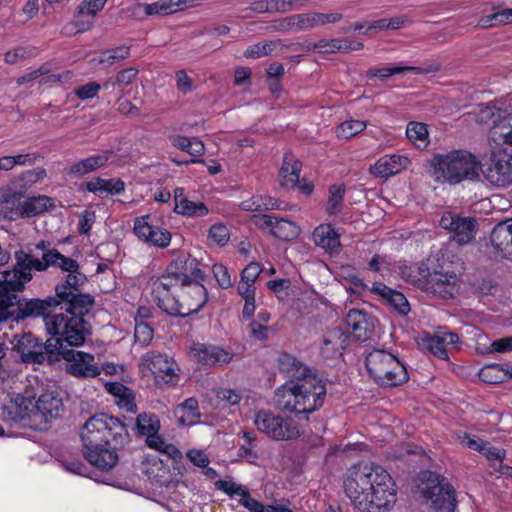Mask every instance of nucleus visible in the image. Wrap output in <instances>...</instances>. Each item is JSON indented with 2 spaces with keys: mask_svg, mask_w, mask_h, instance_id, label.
<instances>
[{
  "mask_svg": "<svg viewBox=\"0 0 512 512\" xmlns=\"http://www.w3.org/2000/svg\"><path fill=\"white\" fill-rule=\"evenodd\" d=\"M347 497L361 512H389L396 503V486L382 466L365 462L352 466L344 481Z\"/></svg>",
  "mask_w": 512,
  "mask_h": 512,
  "instance_id": "obj_1",
  "label": "nucleus"
},
{
  "mask_svg": "<svg viewBox=\"0 0 512 512\" xmlns=\"http://www.w3.org/2000/svg\"><path fill=\"white\" fill-rule=\"evenodd\" d=\"M326 395L324 382L316 375L307 374L290 379L275 391L276 405L285 411L308 414L319 409Z\"/></svg>",
  "mask_w": 512,
  "mask_h": 512,
  "instance_id": "obj_2",
  "label": "nucleus"
},
{
  "mask_svg": "<svg viewBox=\"0 0 512 512\" xmlns=\"http://www.w3.org/2000/svg\"><path fill=\"white\" fill-rule=\"evenodd\" d=\"M204 280L192 281L185 286L154 294L157 306L166 314L175 317H187L199 312L208 300Z\"/></svg>",
  "mask_w": 512,
  "mask_h": 512,
  "instance_id": "obj_3",
  "label": "nucleus"
},
{
  "mask_svg": "<svg viewBox=\"0 0 512 512\" xmlns=\"http://www.w3.org/2000/svg\"><path fill=\"white\" fill-rule=\"evenodd\" d=\"M431 165L435 180L458 184L472 180L479 175L481 163L467 150H452L434 156Z\"/></svg>",
  "mask_w": 512,
  "mask_h": 512,
  "instance_id": "obj_4",
  "label": "nucleus"
},
{
  "mask_svg": "<svg viewBox=\"0 0 512 512\" xmlns=\"http://www.w3.org/2000/svg\"><path fill=\"white\" fill-rule=\"evenodd\" d=\"M173 259L167 265L165 273L153 282V294L173 290L185 286L192 281L204 280L205 272L200 261L184 250H170Z\"/></svg>",
  "mask_w": 512,
  "mask_h": 512,
  "instance_id": "obj_5",
  "label": "nucleus"
},
{
  "mask_svg": "<svg viewBox=\"0 0 512 512\" xmlns=\"http://www.w3.org/2000/svg\"><path fill=\"white\" fill-rule=\"evenodd\" d=\"M83 449L101 444L123 446L129 438L126 426L118 418L99 413L90 417L80 430Z\"/></svg>",
  "mask_w": 512,
  "mask_h": 512,
  "instance_id": "obj_6",
  "label": "nucleus"
},
{
  "mask_svg": "<svg viewBox=\"0 0 512 512\" xmlns=\"http://www.w3.org/2000/svg\"><path fill=\"white\" fill-rule=\"evenodd\" d=\"M370 377L380 386H399L407 382L408 372L403 363L384 349H374L365 358Z\"/></svg>",
  "mask_w": 512,
  "mask_h": 512,
  "instance_id": "obj_7",
  "label": "nucleus"
},
{
  "mask_svg": "<svg viewBox=\"0 0 512 512\" xmlns=\"http://www.w3.org/2000/svg\"><path fill=\"white\" fill-rule=\"evenodd\" d=\"M44 323L48 334L59 337L70 346H82L89 334L87 321L70 312L47 315Z\"/></svg>",
  "mask_w": 512,
  "mask_h": 512,
  "instance_id": "obj_8",
  "label": "nucleus"
},
{
  "mask_svg": "<svg viewBox=\"0 0 512 512\" xmlns=\"http://www.w3.org/2000/svg\"><path fill=\"white\" fill-rule=\"evenodd\" d=\"M256 429L275 441H289L298 438L301 427L291 416L276 414L269 410H259L253 416Z\"/></svg>",
  "mask_w": 512,
  "mask_h": 512,
  "instance_id": "obj_9",
  "label": "nucleus"
},
{
  "mask_svg": "<svg viewBox=\"0 0 512 512\" xmlns=\"http://www.w3.org/2000/svg\"><path fill=\"white\" fill-rule=\"evenodd\" d=\"M15 266L0 272V286L15 293L24 290L32 278V270L36 271V258L31 254L18 250L14 253Z\"/></svg>",
  "mask_w": 512,
  "mask_h": 512,
  "instance_id": "obj_10",
  "label": "nucleus"
},
{
  "mask_svg": "<svg viewBox=\"0 0 512 512\" xmlns=\"http://www.w3.org/2000/svg\"><path fill=\"white\" fill-rule=\"evenodd\" d=\"M140 369L145 376L152 375L159 386H173L179 380L176 363L165 354L147 352L140 359Z\"/></svg>",
  "mask_w": 512,
  "mask_h": 512,
  "instance_id": "obj_11",
  "label": "nucleus"
},
{
  "mask_svg": "<svg viewBox=\"0 0 512 512\" xmlns=\"http://www.w3.org/2000/svg\"><path fill=\"white\" fill-rule=\"evenodd\" d=\"M216 487L249 512H292L290 509L278 505H263L251 496L246 486L232 478L218 480Z\"/></svg>",
  "mask_w": 512,
  "mask_h": 512,
  "instance_id": "obj_12",
  "label": "nucleus"
},
{
  "mask_svg": "<svg viewBox=\"0 0 512 512\" xmlns=\"http://www.w3.org/2000/svg\"><path fill=\"white\" fill-rule=\"evenodd\" d=\"M439 225L449 233V239L459 246L473 243L479 229L475 218L451 211L442 214Z\"/></svg>",
  "mask_w": 512,
  "mask_h": 512,
  "instance_id": "obj_13",
  "label": "nucleus"
},
{
  "mask_svg": "<svg viewBox=\"0 0 512 512\" xmlns=\"http://www.w3.org/2000/svg\"><path fill=\"white\" fill-rule=\"evenodd\" d=\"M460 275L450 266L440 265L429 273L421 289L436 297L449 299L454 297L460 289Z\"/></svg>",
  "mask_w": 512,
  "mask_h": 512,
  "instance_id": "obj_14",
  "label": "nucleus"
},
{
  "mask_svg": "<svg viewBox=\"0 0 512 512\" xmlns=\"http://www.w3.org/2000/svg\"><path fill=\"white\" fill-rule=\"evenodd\" d=\"M137 428L140 434L146 436V443L172 459L181 457L179 449L170 443H166L158 434L160 421L154 414L141 413L137 416Z\"/></svg>",
  "mask_w": 512,
  "mask_h": 512,
  "instance_id": "obj_15",
  "label": "nucleus"
},
{
  "mask_svg": "<svg viewBox=\"0 0 512 512\" xmlns=\"http://www.w3.org/2000/svg\"><path fill=\"white\" fill-rule=\"evenodd\" d=\"M133 233L140 242L160 249L168 247L172 240V234L166 228L156 225L149 214L134 219Z\"/></svg>",
  "mask_w": 512,
  "mask_h": 512,
  "instance_id": "obj_16",
  "label": "nucleus"
},
{
  "mask_svg": "<svg viewBox=\"0 0 512 512\" xmlns=\"http://www.w3.org/2000/svg\"><path fill=\"white\" fill-rule=\"evenodd\" d=\"M483 174L485 179L494 186L510 185L512 183V153L506 149L494 150Z\"/></svg>",
  "mask_w": 512,
  "mask_h": 512,
  "instance_id": "obj_17",
  "label": "nucleus"
},
{
  "mask_svg": "<svg viewBox=\"0 0 512 512\" xmlns=\"http://www.w3.org/2000/svg\"><path fill=\"white\" fill-rule=\"evenodd\" d=\"M62 358L66 361V371L77 378H94L101 369L94 355L78 350H65Z\"/></svg>",
  "mask_w": 512,
  "mask_h": 512,
  "instance_id": "obj_18",
  "label": "nucleus"
},
{
  "mask_svg": "<svg viewBox=\"0 0 512 512\" xmlns=\"http://www.w3.org/2000/svg\"><path fill=\"white\" fill-rule=\"evenodd\" d=\"M351 282L356 287H360L363 290H370L398 314L405 316L410 312V304L405 295L399 291L391 289L384 283L375 282L373 283L372 287L369 288L359 277L355 275L351 277Z\"/></svg>",
  "mask_w": 512,
  "mask_h": 512,
  "instance_id": "obj_19",
  "label": "nucleus"
},
{
  "mask_svg": "<svg viewBox=\"0 0 512 512\" xmlns=\"http://www.w3.org/2000/svg\"><path fill=\"white\" fill-rule=\"evenodd\" d=\"M255 225L283 241H292L301 232L300 227L295 222L269 214L256 216Z\"/></svg>",
  "mask_w": 512,
  "mask_h": 512,
  "instance_id": "obj_20",
  "label": "nucleus"
},
{
  "mask_svg": "<svg viewBox=\"0 0 512 512\" xmlns=\"http://www.w3.org/2000/svg\"><path fill=\"white\" fill-rule=\"evenodd\" d=\"M423 496L431 501L432 507L437 512H455L456 499L452 485L444 479L432 481L423 489Z\"/></svg>",
  "mask_w": 512,
  "mask_h": 512,
  "instance_id": "obj_21",
  "label": "nucleus"
},
{
  "mask_svg": "<svg viewBox=\"0 0 512 512\" xmlns=\"http://www.w3.org/2000/svg\"><path fill=\"white\" fill-rule=\"evenodd\" d=\"M191 353L201 365H224L233 359V353L219 346L197 343Z\"/></svg>",
  "mask_w": 512,
  "mask_h": 512,
  "instance_id": "obj_22",
  "label": "nucleus"
},
{
  "mask_svg": "<svg viewBox=\"0 0 512 512\" xmlns=\"http://www.w3.org/2000/svg\"><path fill=\"white\" fill-rule=\"evenodd\" d=\"M59 306V300L57 298L48 296L45 299H29L19 301L17 305L16 318H37L50 315L47 313L48 309L56 308Z\"/></svg>",
  "mask_w": 512,
  "mask_h": 512,
  "instance_id": "obj_23",
  "label": "nucleus"
},
{
  "mask_svg": "<svg viewBox=\"0 0 512 512\" xmlns=\"http://www.w3.org/2000/svg\"><path fill=\"white\" fill-rule=\"evenodd\" d=\"M312 241L318 248L329 254H337L341 249L340 234L331 223H322L312 232Z\"/></svg>",
  "mask_w": 512,
  "mask_h": 512,
  "instance_id": "obj_24",
  "label": "nucleus"
},
{
  "mask_svg": "<svg viewBox=\"0 0 512 512\" xmlns=\"http://www.w3.org/2000/svg\"><path fill=\"white\" fill-rule=\"evenodd\" d=\"M490 242L498 254L512 261V219L500 222L493 228Z\"/></svg>",
  "mask_w": 512,
  "mask_h": 512,
  "instance_id": "obj_25",
  "label": "nucleus"
},
{
  "mask_svg": "<svg viewBox=\"0 0 512 512\" xmlns=\"http://www.w3.org/2000/svg\"><path fill=\"white\" fill-rule=\"evenodd\" d=\"M36 271L44 272L50 267L59 268L63 272H76L79 270V264L76 260L61 254L56 249L46 250L42 258H36Z\"/></svg>",
  "mask_w": 512,
  "mask_h": 512,
  "instance_id": "obj_26",
  "label": "nucleus"
},
{
  "mask_svg": "<svg viewBox=\"0 0 512 512\" xmlns=\"http://www.w3.org/2000/svg\"><path fill=\"white\" fill-rule=\"evenodd\" d=\"M458 342L459 336L456 333L440 330L434 335L425 337L423 347L439 359L448 360V346Z\"/></svg>",
  "mask_w": 512,
  "mask_h": 512,
  "instance_id": "obj_27",
  "label": "nucleus"
},
{
  "mask_svg": "<svg viewBox=\"0 0 512 512\" xmlns=\"http://www.w3.org/2000/svg\"><path fill=\"white\" fill-rule=\"evenodd\" d=\"M15 349L24 362L42 364L47 359L43 351V344L30 333L24 334L17 340Z\"/></svg>",
  "mask_w": 512,
  "mask_h": 512,
  "instance_id": "obj_28",
  "label": "nucleus"
},
{
  "mask_svg": "<svg viewBox=\"0 0 512 512\" xmlns=\"http://www.w3.org/2000/svg\"><path fill=\"white\" fill-rule=\"evenodd\" d=\"M174 212L185 217H204L209 214L208 207L201 201H192L186 195L184 188L174 189Z\"/></svg>",
  "mask_w": 512,
  "mask_h": 512,
  "instance_id": "obj_29",
  "label": "nucleus"
},
{
  "mask_svg": "<svg viewBox=\"0 0 512 512\" xmlns=\"http://www.w3.org/2000/svg\"><path fill=\"white\" fill-rule=\"evenodd\" d=\"M409 163L410 161L406 156L397 154L384 155L370 167V172L376 177L388 178L406 169Z\"/></svg>",
  "mask_w": 512,
  "mask_h": 512,
  "instance_id": "obj_30",
  "label": "nucleus"
},
{
  "mask_svg": "<svg viewBox=\"0 0 512 512\" xmlns=\"http://www.w3.org/2000/svg\"><path fill=\"white\" fill-rule=\"evenodd\" d=\"M23 200L24 197L21 192L11 189H1L0 215L11 221L23 218Z\"/></svg>",
  "mask_w": 512,
  "mask_h": 512,
  "instance_id": "obj_31",
  "label": "nucleus"
},
{
  "mask_svg": "<svg viewBox=\"0 0 512 512\" xmlns=\"http://www.w3.org/2000/svg\"><path fill=\"white\" fill-rule=\"evenodd\" d=\"M109 445L101 444L84 450V456L87 461L101 470H110L118 461L116 448H110Z\"/></svg>",
  "mask_w": 512,
  "mask_h": 512,
  "instance_id": "obj_32",
  "label": "nucleus"
},
{
  "mask_svg": "<svg viewBox=\"0 0 512 512\" xmlns=\"http://www.w3.org/2000/svg\"><path fill=\"white\" fill-rule=\"evenodd\" d=\"M347 344L348 336L341 328L335 327L324 334L320 351L325 358L338 357L342 355Z\"/></svg>",
  "mask_w": 512,
  "mask_h": 512,
  "instance_id": "obj_33",
  "label": "nucleus"
},
{
  "mask_svg": "<svg viewBox=\"0 0 512 512\" xmlns=\"http://www.w3.org/2000/svg\"><path fill=\"white\" fill-rule=\"evenodd\" d=\"M63 407L62 400L55 392H46L40 395L35 402L34 414L40 421H49L57 418Z\"/></svg>",
  "mask_w": 512,
  "mask_h": 512,
  "instance_id": "obj_34",
  "label": "nucleus"
},
{
  "mask_svg": "<svg viewBox=\"0 0 512 512\" xmlns=\"http://www.w3.org/2000/svg\"><path fill=\"white\" fill-rule=\"evenodd\" d=\"M109 157V151L91 155L87 158L72 163L66 168V173L72 177H82L86 174L94 172L99 168L104 167L107 164Z\"/></svg>",
  "mask_w": 512,
  "mask_h": 512,
  "instance_id": "obj_35",
  "label": "nucleus"
},
{
  "mask_svg": "<svg viewBox=\"0 0 512 512\" xmlns=\"http://www.w3.org/2000/svg\"><path fill=\"white\" fill-rule=\"evenodd\" d=\"M346 324L357 340H366L374 327L373 319L359 309H351L347 313Z\"/></svg>",
  "mask_w": 512,
  "mask_h": 512,
  "instance_id": "obj_36",
  "label": "nucleus"
},
{
  "mask_svg": "<svg viewBox=\"0 0 512 512\" xmlns=\"http://www.w3.org/2000/svg\"><path fill=\"white\" fill-rule=\"evenodd\" d=\"M5 409L13 421L37 419L36 414H34L35 402L29 397L17 395L11 399Z\"/></svg>",
  "mask_w": 512,
  "mask_h": 512,
  "instance_id": "obj_37",
  "label": "nucleus"
},
{
  "mask_svg": "<svg viewBox=\"0 0 512 512\" xmlns=\"http://www.w3.org/2000/svg\"><path fill=\"white\" fill-rule=\"evenodd\" d=\"M318 26L317 13L296 14L279 21L277 28L283 31H300Z\"/></svg>",
  "mask_w": 512,
  "mask_h": 512,
  "instance_id": "obj_38",
  "label": "nucleus"
},
{
  "mask_svg": "<svg viewBox=\"0 0 512 512\" xmlns=\"http://www.w3.org/2000/svg\"><path fill=\"white\" fill-rule=\"evenodd\" d=\"M174 415L181 425L192 426L200 421L198 400L194 397L187 398L174 408Z\"/></svg>",
  "mask_w": 512,
  "mask_h": 512,
  "instance_id": "obj_39",
  "label": "nucleus"
},
{
  "mask_svg": "<svg viewBox=\"0 0 512 512\" xmlns=\"http://www.w3.org/2000/svg\"><path fill=\"white\" fill-rule=\"evenodd\" d=\"M489 141L496 146H512V113L494 122L489 130Z\"/></svg>",
  "mask_w": 512,
  "mask_h": 512,
  "instance_id": "obj_40",
  "label": "nucleus"
},
{
  "mask_svg": "<svg viewBox=\"0 0 512 512\" xmlns=\"http://www.w3.org/2000/svg\"><path fill=\"white\" fill-rule=\"evenodd\" d=\"M439 69H440V66L438 64H434L427 69H422V68L416 67V66L396 65L393 67L371 68L367 71V76L368 77H376L381 80H386L393 75L400 74L403 72H414L416 74H421V73L436 72Z\"/></svg>",
  "mask_w": 512,
  "mask_h": 512,
  "instance_id": "obj_41",
  "label": "nucleus"
},
{
  "mask_svg": "<svg viewBox=\"0 0 512 512\" xmlns=\"http://www.w3.org/2000/svg\"><path fill=\"white\" fill-rule=\"evenodd\" d=\"M85 188L87 191L96 195L103 193L116 195L125 190V184L121 179H103L97 177L87 182Z\"/></svg>",
  "mask_w": 512,
  "mask_h": 512,
  "instance_id": "obj_42",
  "label": "nucleus"
},
{
  "mask_svg": "<svg viewBox=\"0 0 512 512\" xmlns=\"http://www.w3.org/2000/svg\"><path fill=\"white\" fill-rule=\"evenodd\" d=\"M301 163L292 155H286L280 169L281 186L294 188L299 183Z\"/></svg>",
  "mask_w": 512,
  "mask_h": 512,
  "instance_id": "obj_43",
  "label": "nucleus"
},
{
  "mask_svg": "<svg viewBox=\"0 0 512 512\" xmlns=\"http://www.w3.org/2000/svg\"><path fill=\"white\" fill-rule=\"evenodd\" d=\"M239 207L243 211L248 212H261L266 210L283 209L282 203L270 196L266 195H253L251 198L243 200Z\"/></svg>",
  "mask_w": 512,
  "mask_h": 512,
  "instance_id": "obj_44",
  "label": "nucleus"
},
{
  "mask_svg": "<svg viewBox=\"0 0 512 512\" xmlns=\"http://www.w3.org/2000/svg\"><path fill=\"white\" fill-rule=\"evenodd\" d=\"M345 186L343 184H333L328 189V199L325 205V213L328 217H336L343 209Z\"/></svg>",
  "mask_w": 512,
  "mask_h": 512,
  "instance_id": "obj_45",
  "label": "nucleus"
},
{
  "mask_svg": "<svg viewBox=\"0 0 512 512\" xmlns=\"http://www.w3.org/2000/svg\"><path fill=\"white\" fill-rule=\"evenodd\" d=\"M53 200L45 195L29 197L23 200V218L33 217L53 207Z\"/></svg>",
  "mask_w": 512,
  "mask_h": 512,
  "instance_id": "obj_46",
  "label": "nucleus"
},
{
  "mask_svg": "<svg viewBox=\"0 0 512 512\" xmlns=\"http://www.w3.org/2000/svg\"><path fill=\"white\" fill-rule=\"evenodd\" d=\"M278 367L281 373H284L291 379H297L307 375V368L289 354H284L279 358Z\"/></svg>",
  "mask_w": 512,
  "mask_h": 512,
  "instance_id": "obj_47",
  "label": "nucleus"
},
{
  "mask_svg": "<svg viewBox=\"0 0 512 512\" xmlns=\"http://www.w3.org/2000/svg\"><path fill=\"white\" fill-rule=\"evenodd\" d=\"M408 139L418 148H426L429 144V132L427 125L421 122L411 121L406 128Z\"/></svg>",
  "mask_w": 512,
  "mask_h": 512,
  "instance_id": "obj_48",
  "label": "nucleus"
},
{
  "mask_svg": "<svg viewBox=\"0 0 512 512\" xmlns=\"http://www.w3.org/2000/svg\"><path fill=\"white\" fill-rule=\"evenodd\" d=\"M93 305L94 298L91 295L77 292L68 302V308L65 312H70L71 315H79L84 318V316L89 313Z\"/></svg>",
  "mask_w": 512,
  "mask_h": 512,
  "instance_id": "obj_49",
  "label": "nucleus"
},
{
  "mask_svg": "<svg viewBox=\"0 0 512 512\" xmlns=\"http://www.w3.org/2000/svg\"><path fill=\"white\" fill-rule=\"evenodd\" d=\"M174 147L187 152L191 156L199 157L204 153L205 147L201 140L196 137L174 136L171 138Z\"/></svg>",
  "mask_w": 512,
  "mask_h": 512,
  "instance_id": "obj_50",
  "label": "nucleus"
},
{
  "mask_svg": "<svg viewBox=\"0 0 512 512\" xmlns=\"http://www.w3.org/2000/svg\"><path fill=\"white\" fill-rule=\"evenodd\" d=\"M130 47L119 46L101 53L98 57L91 59V63L112 66L115 63L126 59L129 56Z\"/></svg>",
  "mask_w": 512,
  "mask_h": 512,
  "instance_id": "obj_51",
  "label": "nucleus"
},
{
  "mask_svg": "<svg viewBox=\"0 0 512 512\" xmlns=\"http://www.w3.org/2000/svg\"><path fill=\"white\" fill-rule=\"evenodd\" d=\"M237 292L244 300V306L242 310L243 317L250 319L256 309L255 305V293L256 287L250 286V284L238 283Z\"/></svg>",
  "mask_w": 512,
  "mask_h": 512,
  "instance_id": "obj_52",
  "label": "nucleus"
},
{
  "mask_svg": "<svg viewBox=\"0 0 512 512\" xmlns=\"http://www.w3.org/2000/svg\"><path fill=\"white\" fill-rule=\"evenodd\" d=\"M367 127V122L350 119L340 123L336 129V136L340 139H350L362 132Z\"/></svg>",
  "mask_w": 512,
  "mask_h": 512,
  "instance_id": "obj_53",
  "label": "nucleus"
},
{
  "mask_svg": "<svg viewBox=\"0 0 512 512\" xmlns=\"http://www.w3.org/2000/svg\"><path fill=\"white\" fill-rule=\"evenodd\" d=\"M46 176L47 172L44 168L36 167L33 169L22 171L17 176V181L22 189L27 190L34 186L36 183H39L42 180H44Z\"/></svg>",
  "mask_w": 512,
  "mask_h": 512,
  "instance_id": "obj_54",
  "label": "nucleus"
},
{
  "mask_svg": "<svg viewBox=\"0 0 512 512\" xmlns=\"http://www.w3.org/2000/svg\"><path fill=\"white\" fill-rule=\"evenodd\" d=\"M512 24V8L502 9L491 15L482 17L479 25L483 28Z\"/></svg>",
  "mask_w": 512,
  "mask_h": 512,
  "instance_id": "obj_55",
  "label": "nucleus"
},
{
  "mask_svg": "<svg viewBox=\"0 0 512 512\" xmlns=\"http://www.w3.org/2000/svg\"><path fill=\"white\" fill-rule=\"evenodd\" d=\"M35 55L36 49L34 47L18 46L5 53L4 61L6 64L13 65L23 62L26 59L34 57Z\"/></svg>",
  "mask_w": 512,
  "mask_h": 512,
  "instance_id": "obj_56",
  "label": "nucleus"
},
{
  "mask_svg": "<svg viewBox=\"0 0 512 512\" xmlns=\"http://www.w3.org/2000/svg\"><path fill=\"white\" fill-rule=\"evenodd\" d=\"M479 377L483 382L496 384L505 380L506 373L499 364H492L483 367L479 372Z\"/></svg>",
  "mask_w": 512,
  "mask_h": 512,
  "instance_id": "obj_57",
  "label": "nucleus"
},
{
  "mask_svg": "<svg viewBox=\"0 0 512 512\" xmlns=\"http://www.w3.org/2000/svg\"><path fill=\"white\" fill-rule=\"evenodd\" d=\"M279 46L280 44L277 41L257 43L248 47L244 52V56L252 59L261 58L272 54Z\"/></svg>",
  "mask_w": 512,
  "mask_h": 512,
  "instance_id": "obj_58",
  "label": "nucleus"
},
{
  "mask_svg": "<svg viewBox=\"0 0 512 512\" xmlns=\"http://www.w3.org/2000/svg\"><path fill=\"white\" fill-rule=\"evenodd\" d=\"M16 293L0 286V320L4 321L13 315L10 308L14 305Z\"/></svg>",
  "mask_w": 512,
  "mask_h": 512,
  "instance_id": "obj_59",
  "label": "nucleus"
},
{
  "mask_svg": "<svg viewBox=\"0 0 512 512\" xmlns=\"http://www.w3.org/2000/svg\"><path fill=\"white\" fill-rule=\"evenodd\" d=\"M148 16L173 14L170 0H157L152 3L140 4Z\"/></svg>",
  "mask_w": 512,
  "mask_h": 512,
  "instance_id": "obj_60",
  "label": "nucleus"
},
{
  "mask_svg": "<svg viewBox=\"0 0 512 512\" xmlns=\"http://www.w3.org/2000/svg\"><path fill=\"white\" fill-rule=\"evenodd\" d=\"M208 238L210 242L219 246H223L228 242L230 233L224 224L216 223L209 229Z\"/></svg>",
  "mask_w": 512,
  "mask_h": 512,
  "instance_id": "obj_61",
  "label": "nucleus"
},
{
  "mask_svg": "<svg viewBox=\"0 0 512 512\" xmlns=\"http://www.w3.org/2000/svg\"><path fill=\"white\" fill-rule=\"evenodd\" d=\"M108 0H83L78 6L80 16L96 17L105 7Z\"/></svg>",
  "mask_w": 512,
  "mask_h": 512,
  "instance_id": "obj_62",
  "label": "nucleus"
},
{
  "mask_svg": "<svg viewBox=\"0 0 512 512\" xmlns=\"http://www.w3.org/2000/svg\"><path fill=\"white\" fill-rule=\"evenodd\" d=\"M215 395L224 406H234L242 399L241 393L238 390L229 388H219L215 391Z\"/></svg>",
  "mask_w": 512,
  "mask_h": 512,
  "instance_id": "obj_63",
  "label": "nucleus"
},
{
  "mask_svg": "<svg viewBox=\"0 0 512 512\" xmlns=\"http://www.w3.org/2000/svg\"><path fill=\"white\" fill-rule=\"evenodd\" d=\"M215 280L222 289H228L233 286L230 273L226 266L221 263H215L212 267Z\"/></svg>",
  "mask_w": 512,
  "mask_h": 512,
  "instance_id": "obj_64",
  "label": "nucleus"
}]
</instances>
